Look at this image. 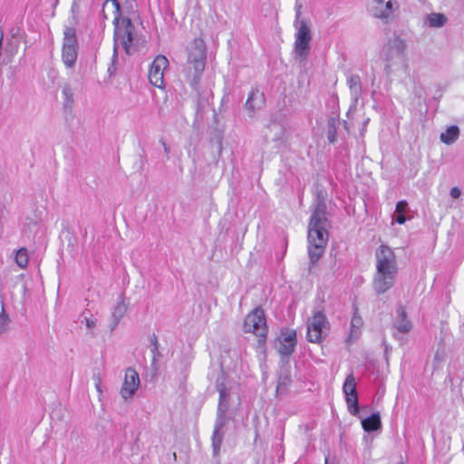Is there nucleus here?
<instances>
[{"instance_id": "f257e3e1", "label": "nucleus", "mask_w": 464, "mask_h": 464, "mask_svg": "<svg viewBox=\"0 0 464 464\" xmlns=\"http://www.w3.org/2000/svg\"><path fill=\"white\" fill-rule=\"evenodd\" d=\"M376 274L373 288L378 294H383L392 287L398 273L396 256L393 250L386 245H381L375 253Z\"/></svg>"}, {"instance_id": "f03ea898", "label": "nucleus", "mask_w": 464, "mask_h": 464, "mask_svg": "<svg viewBox=\"0 0 464 464\" xmlns=\"http://www.w3.org/2000/svg\"><path fill=\"white\" fill-rule=\"evenodd\" d=\"M207 48L201 38L194 39L188 46V60L184 69L186 78L192 88L198 84L204 72Z\"/></svg>"}, {"instance_id": "7ed1b4c3", "label": "nucleus", "mask_w": 464, "mask_h": 464, "mask_svg": "<svg viewBox=\"0 0 464 464\" xmlns=\"http://www.w3.org/2000/svg\"><path fill=\"white\" fill-rule=\"evenodd\" d=\"M112 5L113 24H114V53L119 48H122L126 53H130V46L133 40L134 26L129 18L121 19V6L117 0H108L105 5Z\"/></svg>"}, {"instance_id": "20e7f679", "label": "nucleus", "mask_w": 464, "mask_h": 464, "mask_svg": "<svg viewBox=\"0 0 464 464\" xmlns=\"http://www.w3.org/2000/svg\"><path fill=\"white\" fill-rule=\"evenodd\" d=\"M329 220L323 222V220L310 219L308 227V256L312 265L316 264L324 253L325 246L328 242V230Z\"/></svg>"}, {"instance_id": "39448f33", "label": "nucleus", "mask_w": 464, "mask_h": 464, "mask_svg": "<svg viewBox=\"0 0 464 464\" xmlns=\"http://www.w3.org/2000/svg\"><path fill=\"white\" fill-rule=\"evenodd\" d=\"M218 392L219 393V402L218 407L217 419L212 435V448L214 456H218L223 441L222 429L227 423L226 411L227 409V400L229 392L222 382L218 383Z\"/></svg>"}, {"instance_id": "423d86ee", "label": "nucleus", "mask_w": 464, "mask_h": 464, "mask_svg": "<svg viewBox=\"0 0 464 464\" xmlns=\"http://www.w3.org/2000/svg\"><path fill=\"white\" fill-rule=\"evenodd\" d=\"M406 46V42L398 36L390 39L384 46L382 54L385 60L384 71L387 75L392 72L395 65L404 63Z\"/></svg>"}, {"instance_id": "0eeeda50", "label": "nucleus", "mask_w": 464, "mask_h": 464, "mask_svg": "<svg viewBox=\"0 0 464 464\" xmlns=\"http://www.w3.org/2000/svg\"><path fill=\"white\" fill-rule=\"evenodd\" d=\"M79 52V44L76 31L72 27H66L63 31L62 44V62L67 69L75 66Z\"/></svg>"}, {"instance_id": "6e6552de", "label": "nucleus", "mask_w": 464, "mask_h": 464, "mask_svg": "<svg viewBox=\"0 0 464 464\" xmlns=\"http://www.w3.org/2000/svg\"><path fill=\"white\" fill-rule=\"evenodd\" d=\"M244 331L252 333L258 337L259 344L265 343L267 335V326L262 308H255L246 315L244 322Z\"/></svg>"}, {"instance_id": "1a4fd4ad", "label": "nucleus", "mask_w": 464, "mask_h": 464, "mask_svg": "<svg viewBox=\"0 0 464 464\" xmlns=\"http://www.w3.org/2000/svg\"><path fill=\"white\" fill-rule=\"evenodd\" d=\"M329 322L325 314L317 311L307 322L306 338L308 342L318 343H321L327 334Z\"/></svg>"}, {"instance_id": "9d476101", "label": "nucleus", "mask_w": 464, "mask_h": 464, "mask_svg": "<svg viewBox=\"0 0 464 464\" xmlns=\"http://www.w3.org/2000/svg\"><path fill=\"white\" fill-rule=\"evenodd\" d=\"M169 66V60L164 55L155 57L149 70L150 82L160 89L164 88V72Z\"/></svg>"}, {"instance_id": "9b49d317", "label": "nucleus", "mask_w": 464, "mask_h": 464, "mask_svg": "<svg viewBox=\"0 0 464 464\" xmlns=\"http://www.w3.org/2000/svg\"><path fill=\"white\" fill-rule=\"evenodd\" d=\"M343 391L345 395L349 412L352 415H357L359 412L358 396L356 392V382L353 373L346 376Z\"/></svg>"}, {"instance_id": "f8f14e48", "label": "nucleus", "mask_w": 464, "mask_h": 464, "mask_svg": "<svg viewBox=\"0 0 464 464\" xmlns=\"http://www.w3.org/2000/svg\"><path fill=\"white\" fill-rule=\"evenodd\" d=\"M311 30L305 21H301L295 34V52L298 56H305L309 50Z\"/></svg>"}, {"instance_id": "ddd939ff", "label": "nucleus", "mask_w": 464, "mask_h": 464, "mask_svg": "<svg viewBox=\"0 0 464 464\" xmlns=\"http://www.w3.org/2000/svg\"><path fill=\"white\" fill-rule=\"evenodd\" d=\"M140 377L135 369L129 367L125 371L124 381L120 393L124 400L132 398L140 387Z\"/></svg>"}, {"instance_id": "4468645a", "label": "nucleus", "mask_w": 464, "mask_h": 464, "mask_svg": "<svg viewBox=\"0 0 464 464\" xmlns=\"http://www.w3.org/2000/svg\"><path fill=\"white\" fill-rule=\"evenodd\" d=\"M395 5V0H372L370 12L376 18L387 20L392 15Z\"/></svg>"}, {"instance_id": "2eb2a0df", "label": "nucleus", "mask_w": 464, "mask_h": 464, "mask_svg": "<svg viewBox=\"0 0 464 464\" xmlns=\"http://www.w3.org/2000/svg\"><path fill=\"white\" fill-rule=\"evenodd\" d=\"M278 353L282 356L291 355L296 345V332L293 329H285L278 339Z\"/></svg>"}, {"instance_id": "dca6fc26", "label": "nucleus", "mask_w": 464, "mask_h": 464, "mask_svg": "<svg viewBox=\"0 0 464 464\" xmlns=\"http://www.w3.org/2000/svg\"><path fill=\"white\" fill-rule=\"evenodd\" d=\"M396 317L393 320L392 325L394 329L393 335L397 339H401V334H407L411 329V323L408 319L405 309L403 306H398L396 310Z\"/></svg>"}, {"instance_id": "f3484780", "label": "nucleus", "mask_w": 464, "mask_h": 464, "mask_svg": "<svg viewBox=\"0 0 464 464\" xmlns=\"http://www.w3.org/2000/svg\"><path fill=\"white\" fill-rule=\"evenodd\" d=\"M363 326V320L362 316L359 314L358 308L356 306L353 307V315L350 324V334L347 337L348 343H353L357 340L362 334V328Z\"/></svg>"}, {"instance_id": "a211bd4d", "label": "nucleus", "mask_w": 464, "mask_h": 464, "mask_svg": "<svg viewBox=\"0 0 464 464\" xmlns=\"http://www.w3.org/2000/svg\"><path fill=\"white\" fill-rule=\"evenodd\" d=\"M327 207L325 203V198L323 192H319L317 194L314 208L312 212L310 219H314V222L316 219L323 220V222H326L328 220L327 217Z\"/></svg>"}, {"instance_id": "6ab92c4d", "label": "nucleus", "mask_w": 464, "mask_h": 464, "mask_svg": "<svg viewBox=\"0 0 464 464\" xmlns=\"http://www.w3.org/2000/svg\"><path fill=\"white\" fill-rule=\"evenodd\" d=\"M347 85L349 86L351 98L355 106L362 95V82L358 74H351L347 77Z\"/></svg>"}, {"instance_id": "aec40b11", "label": "nucleus", "mask_w": 464, "mask_h": 464, "mask_svg": "<svg viewBox=\"0 0 464 464\" xmlns=\"http://www.w3.org/2000/svg\"><path fill=\"white\" fill-rule=\"evenodd\" d=\"M381 417L378 412L362 420V427L366 432H373L381 428Z\"/></svg>"}, {"instance_id": "412c9836", "label": "nucleus", "mask_w": 464, "mask_h": 464, "mask_svg": "<svg viewBox=\"0 0 464 464\" xmlns=\"http://www.w3.org/2000/svg\"><path fill=\"white\" fill-rule=\"evenodd\" d=\"M265 102V98L263 93H261L257 89L253 90L246 102V108L250 111H255L257 108H260Z\"/></svg>"}, {"instance_id": "4be33fe9", "label": "nucleus", "mask_w": 464, "mask_h": 464, "mask_svg": "<svg viewBox=\"0 0 464 464\" xmlns=\"http://www.w3.org/2000/svg\"><path fill=\"white\" fill-rule=\"evenodd\" d=\"M127 311V304L124 302L123 297L121 295L120 300L118 301L117 304L114 306L111 315L113 319V324L111 327V330H113L117 324L120 323L121 319L124 316L125 313Z\"/></svg>"}, {"instance_id": "5701e85b", "label": "nucleus", "mask_w": 464, "mask_h": 464, "mask_svg": "<svg viewBox=\"0 0 464 464\" xmlns=\"http://www.w3.org/2000/svg\"><path fill=\"white\" fill-rule=\"evenodd\" d=\"M459 136V129L456 125L450 126L445 131L440 133V140L444 144H453Z\"/></svg>"}, {"instance_id": "b1692460", "label": "nucleus", "mask_w": 464, "mask_h": 464, "mask_svg": "<svg viewBox=\"0 0 464 464\" xmlns=\"http://www.w3.org/2000/svg\"><path fill=\"white\" fill-rule=\"evenodd\" d=\"M448 18L440 13H431L425 18V24L431 28H440L445 25Z\"/></svg>"}, {"instance_id": "393cba45", "label": "nucleus", "mask_w": 464, "mask_h": 464, "mask_svg": "<svg viewBox=\"0 0 464 464\" xmlns=\"http://www.w3.org/2000/svg\"><path fill=\"white\" fill-rule=\"evenodd\" d=\"M408 209V203L406 200H400L396 204L395 208V214H394V219L395 221L402 225L406 222L407 218L405 217V213Z\"/></svg>"}, {"instance_id": "a878e982", "label": "nucleus", "mask_w": 464, "mask_h": 464, "mask_svg": "<svg viewBox=\"0 0 464 464\" xmlns=\"http://www.w3.org/2000/svg\"><path fill=\"white\" fill-rule=\"evenodd\" d=\"M63 105L66 109H71L73 104V92L69 85H65L62 90Z\"/></svg>"}, {"instance_id": "bb28decb", "label": "nucleus", "mask_w": 464, "mask_h": 464, "mask_svg": "<svg viewBox=\"0 0 464 464\" xmlns=\"http://www.w3.org/2000/svg\"><path fill=\"white\" fill-rule=\"evenodd\" d=\"M29 257L26 248H20L15 254V262L21 268H25L28 265Z\"/></svg>"}, {"instance_id": "cd10ccee", "label": "nucleus", "mask_w": 464, "mask_h": 464, "mask_svg": "<svg viewBox=\"0 0 464 464\" xmlns=\"http://www.w3.org/2000/svg\"><path fill=\"white\" fill-rule=\"evenodd\" d=\"M9 323H10L9 316L5 312V309L3 307L2 312L0 313V334L6 331Z\"/></svg>"}, {"instance_id": "c85d7f7f", "label": "nucleus", "mask_w": 464, "mask_h": 464, "mask_svg": "<svg viewBox=\"0 0 464 464\" xmlns=\"http://www.w3.org/2000/svg\"><path fill=\"white\" fill-rule=\"evenodd\" d=\"M88 314L89 315H87V314H82L83 320L82 322L84 321L87 329L92 330L97 325V319L92 314L88 313Z\"/></svg>"}, {"instance_id": "c756f323", "label": "nucleus", "mask_w": 464, "mask_h": 464, "mask_svg": "<svg viewBox=\"0 0 464 464\" xmlns=\"http://www.w3.org/2000/svg\"><path fill=\"white\" fill-rule=\"evenodd\" d=\"M451 198H459L460 196H461V189L458 187H453L451 189H450V192Z\"/></svg>"}, {"instance_id": "7c9ffc66", "label": "nucleus", "mask_w": 464, "mask_h": 464, "mask_svg": "<svg viewBox=\"0 0 464 464\" xmlns=\"http://www.w3.org/2000/svg\"><path fill=\"white\" fill-rule=\"evenodd\" d=\"M151 343H152V346H153L151 352L153 353V357L155 358L156 357V353H158V340H157L155 335L151 339Z\"/></svg>"}, {"instance_id": "2f4dec72", "label": "nucleus", "mask_w": 464, "mask_h": 464, "mask_svg": "<svg viewBox=\"0 0 464 464\" xmlns=\"http://www.w3.org/2000/svg\"><path fill=\"white\" fill-rule=\"evenodd\" d=\"M444 357V351L442 350L441 353L440 352V350L437 351V353H435V356H434V359L436 361H441Z\"/></svg>"}, {"instance_id": "473e14b6", "label": "nucleus", "mask_w": 464, "mask_h": 464, "mask_svg": "<svg viewBox=\"0 0 464 464\" xmlns=\"http://www.w3.org/2000/svg\"><path fill=\"white\" fill-rule=\"evenodd\" d=\"M328 140H329V142H330V143H334V140H335L334 135V134L329 133V135H328Z\"/></svg>"}, {"instance_id": "72a5a7b5", "label": "nucleus", "mask_w": 464, "mask_h": 464, "mask_svg": "<svg viewBox=\"0 0 464 464\" xmlns=\"http://www.w3.org/2000/svg\"><path fill=\"white\" fill-rule=\"evenodd\" d=\"M161 142H162V145H163V147H164V150H165V152H166V153H168V152H169V148H168V146L166 145V143H165L163 140H162Z\"/></svg>"}]
</instances>
